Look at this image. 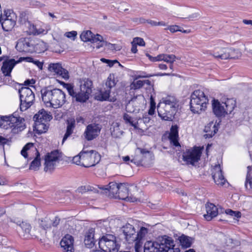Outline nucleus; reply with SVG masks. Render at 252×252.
<instances>
[{
  "instance_id": "nucleus-44",
  "label": "nucleus",
  "mask_w": 252,
  "mask_h": 252,
  "mask_svg": "<svg viewBox=\"0 0 252 252\" xmlns=\"http://www.w3.org/2000/svg\"><path fill=\"white\" fill-rule=\"evenodd\" d=\"M82 154H83V151L80 152L79 155H78L76 156H74L73 158L72 162L76 164L77 165L83 166L82 163L83 162V159H82Z\"/></svg>"
},
{
  "instance_id": "nucleus-1",
  "label": "nucleus",
  "mask_w": 252,
  "mask_h": 252,
  "mask_svg": "<svg viewBox=\"0 0 252 252\" xmlns=\"http://www.w3.org/2000/svg\"><path fill=\"white\" fill-rule=\"evenodd\" d=\"M172 238L166 235L159 237L157 241H147L143 247L142 252H180L176 248Z\"/></svg>"
},
{
  "instance_id": "nucleus-36",
  "label": "nucleus",
  "mask_w": 252,
  "mask_h": 252,
  "mask_svg": "<svg viewBox=\"0 0 252 252\" xmlns=\"http://www.w3.org/2000/svg\"><path fill=\"white\" fill-rule=\"evenodd\" d=\"M225 114H230L234 110L235 106V102L232 99H227L225 102H223Z\"/></svg>"
},
{
  "instance_id": "nucleus-27",
  "label": "nucleus",
  "mask_w": 252,
  "mask_h": 252,
  "mask_svg": "<svg viewBox=\"0 0 252 252\" xmlns=\"http://www.w3.org/2000/svg\"><path fill=\"white\" fill-rule=\"evenodd\" d=\"M207 214L204 215V217L208 220H211L213 218L216 217L218 213V208L216 206L212 203H208L206 205Z\"/></svg>"
},
{
  "instance_id": "nucleus-51",
  "label": "nucleus",
  "mask_w": 252,
  "mask_h": 252,
  "mask_svg": "<svg viewBox=\"0 0 252 252\" xmlns=\"http://www.w3.org/2000/svg\"><path fill=\"white\" fill-rule=\"evenodd\" d=\"M60 219L58 217H55L54 219L51 220V226L57 227L60 223Z\"/></svg>"
},
{
  "instance_id": "nucleus-34",
  "label": "nucleus",
  "mask_w": 252,
  "mask_h": 252,
  "mask_svg": "<svg viewBox=\"0 0 252 252\" xmlns=\"http://www.w3.org/2000/svg\"><path fill=\"white\" fill-rule=\"evenodd\" d=\"M137 98L133 97L126 106V111L128 113H134L136 111H138L139 108L136 106L137 103Z\"/></svg>"
},
{
  "instance_id": "nucleus-40",
  "label": "nucleus",
  "mask_w": 252,
  "mask_h": 252,
  "mask_svg": "<svg viewBox=\"0 0 252 252\" xmlns=\"http://www.w3.org/2000/svg\"><path fill=\"white\" fill-rule=\"evenodd\" d=\"M32 150V151H35L36 152L37 149L34 146L33 144L32 143H29L27 144L22 150L21 153V155L25 158H27L28 154L27 151Z\"/></svg>"
},
{
  "instance_id": "nucleus-12",
  "label": "nucleus",
  "mask_w": 252,
  "mask_h": 252,
  "mask_svg": "<svg viewBox=\"0 0 252 252\" xmlns=\"http://www.w3.org/2000/svg\"><path fill=\"white\" fill-rule=\"evenodd\" d=\"M202 154V150L199 147H194L193 149L186 150L183 154V159L187 164L194 165L198 162Z\"/></svg>"
},
{
  "instance_id": "nucleus-59",
  "label": "nucleus",
  "mask_w": 252,
  "mask_h": 252,
  "mask_svg": "<svg viewBox=\"0 0 252 252\" xmlns=\"http://www.w3.org/2000/svg\"><path fill=\"white\" fill-rule=\"evenodd\" d=\"M116 63H118L119 65H121V64L119 63V62H118L117 60H110V62L108 63V65L110 67H112Z\"/></svg>"
},
{
  "instance_id": "nucleus-16",
  "label": "nucleus",
  "mask_w": 252,
  "mask_h": 252,
  "mask_svg": "<svg viewBox=\"0 0 252 252\" xmlns=\"http://www.w3.org/2000/svg\"><path fill=\"white\" fill-rule=\"evenodd\" d=\"M32 40L29 38L20 39L16 45V49L21 52L33 53L35 51Z\"/></svg>"
},
{
  "instance_id": "nucleus-60",
  "label": "nucleus",
  "mask_w": 252,
  "mask_h": 252,
  "mask_svg": "<svg viewBox=\"0 0 252 252\" xmlns=\"http://www.w3.org/2000/svg\"><path fill=\"white\" fill-rule=\"evenodd\" d=\"M131 45H132V47H131V51L133 53H136L137 52V45L132 43V42H131Z\"/></svg>"
},
{
  "instance_id": "nucleus-64",
  "label": "nucleus",
  "mask_w": 252,
  "mask_h": 252,
  "mask_svg": "<svg viewBox=\"0 0 252 252\" xmlns=\"http://www.w3.org/2000/svg\"><path fill=\"white\" fill-rule=\"evenodd\" d=\"M243 23L246 25H252V20H246L244 19L243 20Z\"/></svg>"
},
{
  "instance_id": "nucleus-61",
  "label": "nucleus",
  "mask_w": 252,
  "mask_h": 252,
  "mask_svg": "<svg viewBox=\"0 0 252 252\" xmlns=\"http://www.w3.org/2000/svg\"><path fill=\"white\" fill-rule=\"evenodd\" d=\"M146 21L148 23L150 24L152 26H158V22H156L155 21H153V20H147Z\"/></svg>"
},
{
  "instance_id": "nucleus-10",
  "label": "nucleus",
  "mask_w": 252,
  "mask_h": 252,
  "mask_svg": "<svg viewBox=\"0 0 252 252\" xmlns=\"http://www.w3.org/2000/svg\"><path fill=\"white\" fill-rule=\"evenodd\" d=\"M116 84V82L114 74H110L107 79L105 85L103 86V89L100 91L99 94L97 95V99L100 101H115L116 98L114 97L110 98V94L111 89L115 86Z\"/></svg>"
},
{
  "instance_id": "nucleus-7",
  "label": "nucleus",
  "mask_w": 252,
  "mask_h": 252,
  "mask_svg": "<svg viewBox=\"0 0 252 252\" xmlns=\"http://www.w3.org/2000/svg\"><path fill=\"white\" fill-rule=\"evenodd\" d=\"M98 245L104 252H118L120 247L116 236L109 234L99 238Z\"/></svg>"
},
{
  "instance_id": "nucleus-31",
  "label": "nucleus",
  "mask_w": 252,
  "mask_h": 252,
  "mask_svg": "<svg viewBox=\"0 0 252 252\" xmlns=\"http://www.w3.org/2000/svg\"><path fill=\"white\" fill-rule=\"evenodd\" d=\"M137 149L142 155V158L141 159H137L136 158H134L130 160L131 162L134 163L137 165H139L144 160L145 158L147 157L149 158H152L153 155L152 153L149 150L141 148H137Z\"/></svg>"
},
{
  "instance_id": "nucleus-4",
  "label": "nucleus",
  "mask_w": 252,
  "mask_h": 252,
  "mask_svg": "<svg viewBox=\"0 0 252 252\" xmlns=\"http://www.w3.org/2000/svg\"><path fill=\"white\" fill-rule=\"evenodd\" d=\"M178 106L176 99L172 96H168L158 103L157 107L158 115L162 120L172 121Z\"/></svg>"
},
{
  "instance_id": "nucleus-38",
  "label": "nucleus",
  "mask_w": 252,
  "mask_h": 252,
  "mask_svg": "<svg viewBox=\"0 0 252 252\" xmlns=\"http://www.w3.org/2000/svg\"><path fill=\"white\" fill-rule=\"evenodd\" d=\"M179 239L181 246L184 248L190 247L193 241L192 238L184 235L180 236Z\"/></svg>"
},
{
  "instance_id": "nucleus-15",
  "label": "nucleus",
  "mask_w": 252,
  "mask_h": 252,
  "mask_svg": "<svg viewBox=\"0 0 252 252\" xmlns=\"http://www.w3.org/2000/svg\"><path fill=\"white\" fill-rule=\"evenodd\" d=\"M32 58L31 57H21L19 60L16 61L14 59H10L5 61L3 63L1 67V71L5 76H10L11 72L14 66L18 63L23 61H26L27 62H32Z\"/></svg>"
},
{
  "instance_id": "nucleus-46",
  "label": "nucleus",
  "mask_w": 252,
  "mask_h": 252,
  "mask_svg": "<svg viewBox=\"0 0 252 252\" xmlns=\"http://www.w3.org/2000/svg\"><path fill=\"white\" fill-rule=\"evenodd\" d=\"M143 86V81L141 80L134 81L130 85L131 88L134 90L139 89Z\"/></svg>"
},
{
  "instance_id": "nucleus-55",
  "label": "nucleus",
  "mask_w": 252,
  "mask_h": 252,
  "mask_svg": "<svg viewBox=\"0 0 252 252\" xmlns=\"http://www.w3.org/2000/svg\"><path fill=\"white\" fill-rule=\"evenodd\" d=\"M87 190H89L88 188H86L85 186H82L78 189V191L79 192L83 193L86 192Z\"/></svg>"
},
{
  "instance_id": "nucleus-23",
  "label": "nucleus",
  "mask_w": 252,
  "mask_h": 252,
  "mask_svg": "<svg viewBox=\"0 0 252 252\" xmlns=\"http://www.w3.org/2000/svg\"><path fill=\"white\" fill-rule=\"evenodd\" d=\"M80 38L84 42L90 41L92 43H98L102 39V36L99 34H94L90 31L83 32L80 35Z\"/></svg>"
},
{
  "instance_id": "nucleus-32",
  "label": "nucleus",
  "mask_w": 252,
  "mask_h": 252,
  "mask_svg": "<svg viewBox=\"0 0 252 252\" xmlns=\"http://www.w3.org/2000/svg\"><path fill=\"white\" fill-rule=\"evenodd\" d=\"M66 123V130L63 139V143L72 134L75 127V121L74 119L67 120Z\"/></svg>"
},
{
  "instance_id": "nucleus-13",
  "label": "nucleus",
  "mask_w": 252,
  "mask_h": 252,
  "mask_svg": "<svg viewBox=\"0 0 252 252\" xmlns=\"http://www.w3.org/2000/svg\"><path fill=\"white\" fill-rule=\"evenodd\" d=\"M60 158V154L58 150H55L47 154L45 156L44 171L51 173L54 170L56 162Z\"/></svg>"
},
{
  "instance_id": "nucleus-50",
  "label": "nucleus",
  "mask_w": 252,
  "mask_h": 252,
  "mask_svg": "<svg viewBox=\"0 0 252 252\" xmlns=\"http://www.w3.org/2000/svg\"><path fill=\"white\" fill-rule=\"evenodd\" d=\"M156 104L154 102H151L150 108L148 111V114L150 115H153L155 111Z\"/></svg>"
},
{
  "instance_id": "nucleus-20",
  "label": "nucleus",
  "mask_w": 252,
  "mask_h": 252,
  "mask_svg": "<svg viewBox=\"0 0 252 252\" xmlns=\"http://www.w3.org/2000/svg\"><path fill=\"white\" fill-rule=\"evenodd\" d=\"M73 237L69 234L65 235L60 242L63 252H74Z\"/></svg>"
},
{
  "instance_id": "nucleus-30",
  "label": "nucleus",
  "mask_w": 252,
  "mask_h": 252,
  "mask_svg": "<svg viewBox=\"0 0 252 252\" xmlns=\"http://www.w3.org/2000/svg\"><path fill=\"white\" fill-rule=\"evenodd\" d=\"M218 128L213 122L208 124L204 127V131L206 133L204 135L205 139L212 138L218 131Z\"/></svg>"
},
{
  "instance_id": "nucleus-52",
  "label": "nucleus",
  "mask_w": 252,
  "mask_h": 252,
  "mask_svg": "<svg viewBox=\"0 0 252 252\" xmlns=\"http://www.w3.org/2000/svg\"><path fill=\"white\" fill-rule=\"evenodd\" d=\"M123 119L125 121L126 123H129L130 124L133 121L131 120V117L128 114L125 113L123 116Z\"/></svg>"
},
{
  "instance_id": "nucleus-8",
  "label": "nucleus",
  "mask_w": 252,
  "mask_h": 252,
  "mask_svg": "<svg viewBox=\"0 0 252 252\" xmlns=\"http://www.w3.org/2000/svg\"><path fill=\"white\" fill-rule=\"evenodd\" d=\"M20 99V110L24 111L30 108L34 100V94L29 87H23L19 90Z\"/></svg>"
},
{
  "instance_id": "nucleus-53",
  "label": "nucleus",
  "mask_w": 252,
  "mask_h": 252,
  "mask_svg": "<svg viewBox=\"0 0 252 252\" xmlns=\"http://www.w3.org/2000/svg\"><path fill=\"white\" fill-rule=\"evenodd\" d=\"M35 80L33 79H32L31 80L30 79H28L27 80H26L24 82V84L26 86H30L31 87H33L34 88H35L32 85L35 84Z\"/></svg>"
},
{
  "instance_id": "nucleus-45",
  "label": "nucleus",
  "mask_w": 252,
  "mask_h": 252,
  "mask_svg": "<svg viewBox=\"0 0 252 252\" xmlns=\"http://www.w3.org/2000/svg\"><path fill=\"white\" fill-rule=\"evenodd\" d=\"M20 227L26 234H29L31 229V225L27 222H22L20 224Z\"/></svg>"
},
{
  "instance_id": "nucleus-39",
  "label": "nucleus",
  "mask_w": 252,
  "mask_h": 252,
  "mask_svg": "<svg viewBox=\"0 0 252 252\" xmlns=\"http://www.w3.org/2000/svg\"><path fill=\"white\" fill-rule=\"evenodd\" d=\"M3 18L8 19L10 21H13L16 22L17 16L16 14L11 9H7L4 11V15L2 16Z\"/></svg>"
},
{
  "instance_id": "nucleus-26",
  "label": "nucleus",
  "mask_w": 252,
  "mask_h": 252,
  "mask_svg": "<svg viewBox=\"0 0 252 252\" xmlns=\"http://www.w3.org/2000/svg\"><path fill=\"white\" fill-rule=\"evenodd\" d=\"M94 233V229L91 228L88 230L85 234L84 242L88 248L91 249L95 245Z\"/></svg>"
},
{
  "instance_id": "nucleus-18",
  "label": "nucleus",
  "mask_w": 252,
  "mask_h": 252,
  "mask_svg": "<svg viewBox=\"0 0 252 252\" xmlns=\"http://www.w3.org/2000/svg\"><path fill=\"white\" fill-rule=\"evenodd\" d=\"M126 240L128 243H131L135 241L136 231L133 225L127 223L122 228Z\"/></svg>"
},
{
  "instance_id": "nucleus-41",
  "label": "nucleus",
  "mask_w": 252,
  "mask_h": 252,
  "mask_svg": "<svg viewBox=\"0 0 252 252\" xmlns=\"http://www.w3.org/2000/svg\"><path fill=\"white\" fill-rule=\"evenodd\" d=\"M40 226L44 230L51 228V220L46 217L40 220Z\"/></svg>"
},
{
  "instance_id": "nucleus-25",
  "label": "nucleus",
  "mask_w": 252,
  "mask_h": 252,
  "mask_svg": "<svg viewBox=\"0 0 252 252\" xmlns=\"http://www.w3.org/2000/svg\"><path fill=\"white\" fill-rule=\"evenodd\" d=\"M229 51L228 48L216 47L211 54L216 58L226 60L230 58Z\"/></svg>"
},
{
  "instance_id": "nucleus-62",
  "label": "nucleus",
  "mask_w": 252,
  "mask_h": 252,
  "mask_svg": "<svg viewBox=\"0 0 252 252\" xmlns=\"http://www.w3.org/2000/svg\"><path fill=\"white\" fill-rule=\"evenodd\" d=\"M199 16V14L198 13H193L189 17V19H194L197 18Z\"/></svg>"
},
{
  "instance_id": "nucleus-5",
  "label": "nucleus",
  "mask_w": 252,
  "mask_h": 252,
  "mask_svg": "<svg viewBox=\"0 0 252 252\" xmlns=\"http://www.w3.org/2000/svg\"><path fill=\"white\" fill-rule=\"evenodd\" d=\"M0 127L11 128L13 133H17L25 128V119L17 116L16 113L8 116H0Z\"/></svg>"
},
{
  "instance_id": "nucleus-28",
  "label": "nucleus",
  "mask_w": 252,
  "mask_h": 252,
  "mask_svg": "<svg viewBox=\"0 0 252 252\" xmlns=\"http://www.w3.org/2000/svg\"><path fill=\"white\" fill-rule=\"evenodd\" d=\"M212 108L213 112L217 117H220L225 115L223 102L220 103L218 100L214 99L212 101Z\"/></svg>"
},
{
  "instance_id": "nucleus-19",
  "label": "nucleus",
  "mask_w": 252,
  "mask_h": 252,
  "mask_svg": "<svg viewBox=\"0 0 252 252\" xmlns=\"http://www.w3.org/2000/svg\"><path fill=\"white\" fill-rule=\"evenodd\" d=\"M48 70L51 72H54L57 75L62 77L65 80L69 78V74L68 71L63 68L61 64L59 63H50L48 66Z\"/></svg>"
},
{
  "instance_id": "nucleus-48",
  "label": "nucleus",
  "mask_w": 252,
  "mask_h": 252,
  "mask_svg": "<svg viewBox=\"0 0 252 252\" xmlns=\"http://www.w3.org/2000/svg\"><path fill=\"white\" fill-rule=\"evenodd\" d=\"M150 115H149V114H145L143 116V118L142 119H141V118H139L138 119L139 121H142L143 123H144L145 124H147L148 123H149L150 122V121H151V118L149 116Z\"/></svg>"
},
{
  "instance_id": "nucleus-37",
  "label": "nucleus",
  "mask_w": 252,
  "mask_h": 252,
  "mask_svg": "<svg viewBox=\"0 0 252 252\" xmlns=\"http://www.w3.org/2000/svg\"><path fill=\"white\" fill-rule=\"evenodd\" d=\"M40 165V154L38 151H36V157L34 160L32 161L30 166V169L36 171L38 169V168Z\"/></svg>"
},
{
  "instance_id": "nucleus-11",
  "label": "nucleus",
  "mask_w": 252,
  "mask_h": 252,
  "mask_svg": "<svg viewBox=\"0 0 252 252\" xmlns=\"http://www.w3.org/2000/svg\"><path fill=\"white\" fill-rule=\"evenodd\" d=\"M83 166L90 167L97 164L100 160V156L97 152L94 150L83 151L82 154Z\"/></svg>"
},
{
  "instance_id": "nucleus-17",
  "label": "nucleus",
  "mask_w": 252,
  "mask_h": 252,
  "mask_svg": "<svg viewBox=\"0 0 252 252\" xmlns=\"http://www.w3.org/2000/svg\"><path fill=\"white\" fill-rule=\"evenodd\" d=\"M136 232L134 247V252H142L143 239L148 233V229L145 227H141Z\"/></svg>"
},
{
  "instance_id": "nucleus-42",
  "label": "nucleus",
  "mask_w": 252,
  "mask_h": 252,
  "mask_svg": "<svg viewBox=\"0 0 252 252\" xmlns=\"http://www.w3.org/2000/svg\"><path fill=\"white\" fill-rule=\"evenodd\" d=\"M104 46L107 47L109 49L112 50H115L116 49L115 47V44L108 43L107 41L103 40V39L101 40V41H99V42L98 43V45L96 46V48L97 49H99Z\"/></svg>"
},
{
  "instance_id": "nucleus-63",
  "label": "nucleus",
  "mask_w": 252,
  "mask_h": 252,
  "mask_svg": "<svg viewBox=\"0 0 252 252\" xmlns=\"http://www.w3.org/2000/svg\"><path fill=\"white\" fill-rule=\"evenodd\" d=\"M235 211H233L231 209H228L226 210V213L231 216H233V215L235 214Z\"/></svg>"
},
{
  "instance_id": "nucleus-24",
  "label": "nucleus",
  "mask_w": 252,
  "mask_h": 252,
  "mask_svg": "<svg viewBox=\"0 0 252 252\" xmlns=\"http://www.w3.org/2000/svg\"><path fill=\"white\" fill-rule=\"evenodd\" d=\"M128 189L127 185L125 183L119 184V188L118 194V198L119 199L126 200L127 198L128 200L131 202H134L136 201L135 198H129L128 197Z\"/></svg>"
},
{
  "instance_id": "nucleus-43",
  "label": "nucleus",
  "mask_w": 252,
  "mask_h": 252,
  "mask_svg": "<svg viewBox=\"0 0 252 252\" xmlns=\"http://www.w3.org/2000/svg\"><path fill=\"white\" fill-rule=\"evenodd\" d=\"M162 61L169 63H173L174 61H175V59L176 57L174 55H167V54H163Z\"/></svg>"
},
{
  "instance_id": "nucleus-14",
  "label": "nucleus",
  "mask_w": 252,
  "mask_h": 252,
  "mask_svg": "<svg viewBox=\"0 0 252 252\" xmlns=\"http://www.w3.org/2000/svg\"><path fill=\"white\" fill-rule=\"evenodd\" d=\"M102 126L99 124L93 123L89 124L84 132V136L87 141H92L96 138L100 134Z\"/></svg>"
},
{
  "instance_id": "nucleus-58",
  "label": "nucleus",
  "mask_w": 252,
  "mask_h": 252,
  "mask_svg": "<svg viewBox=\"0 0 252 252\" xmlns=\"http://www.w3.org/2000/svg\"><path fill=\"white\" fill-rule=\"evenodd\" d=\"M162 57H164V56H163V54L159 55L158 56L154 57V62L162 61Z\"/></svg>"
},
{
  "instance_id": "nucleus-21",
  "label": "nucleus",
  "mask_w": 252,
  "mask_h": 252,
  "mask_svg": "<svg viewBox=\"0 0 252 252\" xmlns=\"http://www.w3.org/2000/svg\"><path fill=\"white\" fill-rule=\"evenodd\" d=\"M212 175L214 182L218 185L223 186L226 181L222 175L220 164L216 165L212 169Z\"/></svg>"
},
{
  "instance_id": "nucleus-35",
  "label": "nucleus",
  "mask_w": 252,
  "mask_h": 252,
  "mask_svg": "<svg viewBox=\"0 0 252 252\" xmlns=\"http://www.w3.org/2000/svg\"><path fill=\"white\" fill-rule=\"evenodd\" d=\"M252 173V167L250 166H248L247 167V173L245 183V186L247 189H252V176L251 175Z\"/></svg>"
},
{
  "instance_id": "nucleus-3",
  "label": "nucleus",
  "mask_w": 252,
  "mask_h": 252,
  "mask_svg": "<svg viewBox=\"0 0 252 252\" xmlns=\"http://www.w3.org/2000/svg\"><path fill=\"white\" fill-rule=\"evenodd\" d=\"M43 101L47 106L57 108L61 107L65 102V94L61 90H49L44 88L41 90Z\"/></svg>"
},
{
  "instance_id": "nucleus-9",
  "label": "nucleus",
  "mask_w": 252,
  "mask_h": 252,
  "mask_svg": "<svg viewBox=\"0 0 252 252\" xmlns=\"http://www.w3.org/2000/svg\"><path fill=\"white\" fill-rule=\"evenodd\" d=\"M50 113H48L44 109H41L34 115L33 120L35 122V126L39 133L45 132L48 129L46 122L50 121L52 119Z\"/></svg>"
},
{
  "instance_id": "nucleus-33",
  "label": "nucleus",
  "mask_w": 252,
  "mask_h": 252,
  "mask_svg": "<svg viewBox=\"0 0 252 252\" xmlns=\"http://www.w3.org/2000/svg\"><path fill=\"white\" fill-rule=\"evenodd\" d=\"M0 22L1 23L2 29L5 31H11L16 25V22L10 21L8 19H5L1 17H0Z\"/></svg>"
},
{
  "instance_id": "nucleus-49",
  "label": "nucleus",
  "mask_w": 252,
  "mask_h": 252,
  "mask_svg": "<svg viewBox=\"0 0 252 252\" xmlns=\"http://www.w3.org/2000/svg\"><path fill=\"white\" fill-rule=\"evenodd\" d=\"M166 29L169 30L171 32L182 31V30L180 29V27L177 25L170 26Z\"/></svg>"
},
{
  "instance_id": "nucleus-56",
  "label": "nucleus",
  "mask_w": 252,
  "mask_h": 252,
  "mask_svg": "<svg viewBox=\"0 0 252 252\" xmlns=\"http://www.w3.org/2000/svg\"><path fill=\"white\" fill-rule=\"evenodd\" d=\"M8 139L0 135V145H4L8 142Z\"/></svg>"
},
{
  "instance_id": "nucleus-54",
  "label": "nucleus",
  "mask_w": 252,
  "mask_h": 252,
  "mask_svg": "<svg viewBox=\"0 0 252 252\" xmlns=\"http://www.w3.org/2000/svg\"><path fill=\"white\" fill-rule=\"evenodd\" d=\"M66 36L68 38H71L72 37L73 39L77 35V32L75 31H72L70 32H66L65 33Z\"/></svg>"
},
{
  "instance_id": "nucleus-2",
  "label": "nucleus",
  "mask_w": 252,
  "mask_h": 252,
  "mask_svg": "<svg viewBox=\"0 0 252 252\" xmlns=\"http://www.w3.org/2000/svg\"><path fill=\"white\" fill-rule=\"evenodd\" d=\"M65 85L69 94L77 102H86L92 92L93 82L89 79L84 80L79 88H74L70 84H65Z\"/></svg>"
},
{
  "instance_id": "nucleus-29",
  "label": "nucleus",
  "mask_w": 252,
  "mask_h": 252,
  "mask_svg": "<svg viewBox=\"0 0 252 252\" xmlns=\"http://www.w3.org/2000/svg\"><path fill=\"white\" fill-rule=\"evenodd\" d=\"M178 130L179 127L177 125L172 126L169 135V139L171 144L175 147L178 146L180 145L178 141Z\"/></svg>"
},
{
  "instance_id": "nucleus-22",
  "label": "nucleus",
  "mask_w": 252,
  "mask_h": 252,
  "mask_svg": "<svg viewBox=\"0 0 252 252\" xmlns=\"http://www.w3.org/2000/svg\"><path fill=\"white\" fill-rule=\"evenodd\" d=\"M104 190L105 193L108 192V196L110 198H118L119 184L116 182H111L108 185L103 186L99 188Z\"/></svg>"
},
{
  "instance_id": "nucleus-47",
  "label": "nucleus",
  "mask_w": 252,
  "mask_h": 252,
  "mask_svg": "<svg viewBox=\"0 0 252 252\" xmlns=\"http://www.w3.org/2000/svg\"><path fill=\"white\" fill-rule=\"evenodd\" d=\"M132 43L141 46H145V42L143 38L141 37H136L133 39Z\"/></svg>"
},
{
  "instance_id": "nucleus-6",
  "label": "nucleus",
  "mask_w": 252,
  "mask_h": 252,
  "mask_svg": "<svg viewBox=\"0 0 252 252\" xmlns=\"http://www.w3.org/2000/svg\"><path fill=\"white\" fill-rule=\"evenodd\" d=\"M208 101V97L203 91L195 90L190 96V109L194 113H200L206 108Z\"/></svg>"
},
{
  "instance_id": "nucleus-57",
  "label": "nucleus",
  "mask_w": 252,
  "mask_h": 252,
  "mask_svg": "<svg viewBox=\"0 0 252 252\" xmlns=\"http://www.w3.org/2000/svg\"><path fill=\"white\" fill-rule=\"evenodd\" d=\"M32 62L33 63L35 64H36L40 69H42L43 63L41 62L38 61H34L33 59L32 60Z\"/></svg>"
}]
</instances>
